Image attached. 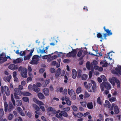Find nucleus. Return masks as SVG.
I'll return each mask as SVG.
<instances>
[{
    "mask_svg": "<svg viewBox=\"0 0 121 121\" xmlns=\"http://www.w3.org/2000/svg\"><path fill=\"white\" fill-rule=\"evenodd\" d=\"M114 111L115 114H117L119 112V110L117 106H114Z\"/></svg>",
    "mask_w": 121,
    "mask_h": 121,
    "instance_id": "23",
    "label": "nucleus"
},
{
    "mask_svg": "<svg viewBox=\"0 0 121 121\" xmlns=\"http://www.w3.org/2000/svg\"><path fill=\"white\" fill-rule=\"evenodd\" d=\"M51 72L52 73H54L56 72L55 69L53 68H51L50 69Z\"/></svg>",
    "mask_w": 121,
    "mask_h": 121,
    "instance_id": "48",
    "label": "nucleus"
},
{
    "mask_svg": "<svg viewBox=\"0 0 121 121\" xmlns=\"http://www.w3.org/2000/svg\"><path fill=\"white\" fill-rule=\"evenodd\" d=\"M12 76L11 75H10L8 77L6 78V80L8 82H9L10 81V80L11 79Z\"/></svg>",
    "mask_w": 121,
    "mask_h": 121,
    "instance_id": "53",
    "label": "nucleus"
},
{
    "mask_svg": "<svg viewBox=\"0 0 121 121\" xmlns=\"http://www.w3.org/2000/svg\"><path fill=\"white\" fill-rule=\"evenodd\" d=\"M8 68L9 69L13 70L16 69L18 68L17 65L14 64H11L9 65Z\"/></svg>",
    "mask_w": 121,
    "mask_h": 121,
    "instance_id": "10",
    "label": "nucleus"
},
{
    "mask_svg": "<svg viewBox=\"0 0 121 121\" xmlns=\"http://www.w3.org/2000/svg\"><path fill=\"white\" fill-rule=\"evenodd\" d=\"M87 107L89 109H92L93 108V105L92 102H88L87 104Z\"/></svg>",
    "mask_w": 121,
    "mask_h": 121,
    "instance_id": "21",
    "label": "nucleus"
},
{
    "mask_svg": "<svg viewBox=\"0 0 121 121\" xmlns=\"http://www.w3.org/2000/svg\"><path fill=\"white\" fill-rule=\"evenodd\" d=\"M34 51V50H31V52L29 53V54L27 56H25L24 57V60H29L31 56L32 55V53Z\"/></svg>",
    "mask_w": 121,
    "mask_h": 121,
    "instance_id": "11",
    "label": "nucleus"
},
{
    "mask_svg": "<svg viewBox=\"0 0 121 121\" xmlns=\"http://www.w3.org/2000/svg\"><path fill=\"white\" fill-rule=\"evenodd\" d=\"M11 100L13 102V104L14 106H15V100L14 99L13 95V94H11Z\"/></svg>",
    "mask_w": 121,
    "mask_h": 121,
    "instance_id": "35",
    "label": "nucleus"
},
{
    "mask_svg": "<svg viewBox=\"0 0 121 121\" xmlns=\"http://www.w3.org/2000/svg\"><path fill=\"white\" fill-rule=\"evenodd\" d=\"M62 92L64 95H66L67 94V89H65Z\"/></svg>",
    "mask_w": 121,
    "mask_h": 121,
    "instance_id": "49",
    "label": "nucleus"
},
{
    "mask_svg": "<svg viewBox=\"0 0 121 121\" xmlns=\"http://www.w3.org/2000/svg\"><path fill=\"white\" fill-rule=\"evenodd\" d=\"M115 70L116 71L114 70L113 71H112V73H113L115 74H119L121 75V70L119 69L118 68H116L115 69Z\"/></svg>",
    "mask_w": 121,
    "mask_h": 121,
    "instance_id": "15",
    "label": "nucleus"
},
{
    "mask_svg": "<svg viewBox=\"0 0 121 121\" xmlns=\"http://www.w3.org/2000/svg\"><path fill=\"white\" fill-rule=\"evenodd\" d=\"M39 57V56L38 55H34L32 58V60L30 62V63L32 65L38 64V61L39 59L38 58Z\"/></svg>",
    "mask_w": 121,
    "mask_h": 121,
    "instance_id": "2",
    "label": "nucleus"
},
{
    "mask_svg": "<svg viewBox=\"0 0 121 121\" xmlns=\"http://www.w3.org/2000/svg\"><path fill=\"white\" fill-rule=\"evenodd\" d=\"M22 101L20 100H17L16 102V104L18 106H20L22 104Z\"/></svg>",
    "mask_w": 121,
    "mask_h": 121,
    "instance_id": "30",
    "label": "nucleus"
},
{
    "mask_svg": "<svg viewBox=\"0 0 121 121\" xmlns=\"http://www.w3.org/2000/svg\"><path fill=\"white\" fill-rule=\"evenodd\" d=\"M33 107L36 110L38 111H39L40 110V108L37 105L35 104H33Z\"/></svg>",
    "mask_w": 121,
    "mask_h": 121,
    "instance_id": "31",
    "label": "nucleus"
},
{
    "mask_svg": "<svg viewBox=\"0 0 121 121\" xmlns=\"http://www.w3.org/2000/svg\"><path fill=\"white\" fill-rule=\"evenodd\" d=\"M117 78L115 77H113L112 78L109 79V81L111 84L113 86H114L115 82H116V80Z\"/></svg>",
    "mask_w": 121,
    "mask_h": 121,
    "instance_id": "16",
    "label": "nucleus"
},
{
    "mask_svg": "<svg viewBox=\"0 0 121 121\" xmlns=\"http://www.w3.org/2000/svg\"><path fill=\"white\" fill-rule=\"evenodd\" d=\"M64 83H67L68 82V78L66 75H65L64 76Z\"/></svg>",
    "mask_w": 121,
    "mask_h": 121,
    "instance_id": "38",
    "label": "nucleus"
},
{
    "mask_svg": "<svg viewBox=\"0 0 121 121\" xmlns=\"http://www.w3.org/2000/svg\"><path fill=\"white\" fill-rule=\"evenodd\" d=\"M91 82L88 83V88L86 89L89 92H91L92 91L93 92H95L96 86V83L92 80L91 81Z\"/></svg>",
    "mask_w": 121,
    "mask_h": 121,
    "instance_id": "1",
    "label": "nucleus"
},
{
    "mask_svg": "<svg viewBox=\"0 0 121 121\" xmlns=\"http://www.w3.org/2000/svg\"><path fill=\"white\" fill-rule=\"evenodd\" d=\"M77 75V72L74 69H73L72 70V77L74 79H75Z\"/></svg>",
    "mask_w": 121,
    "mask_h": 121,
    "instance_id": "17",
    "label": "nucleus"
},
{
    "mask_svg": "<svg viewBox=\"0 0 121 121\" xmlns=\"http://www.w3.org/2000/svg\"><path fill=\"white\" fill-rule=\"evenodd\" d=\"M83 52V51L82 50H80L78 52L77 54L78 57H79L81 56L82 55Z\"/></svg>",
    "mask_w": 121,
    "mask_h": 121,
    "instance_id": "33",
    "label": "nucleus"
},
{
    "mask_svg": "<svg viewBox=\"0 0 121 121\" xmlns=\"http://www.w3.org/2000/svg\"><path fill=\"white\" fill-rule=\"evenodd\" d=\"M59 115L61 116H63L64 117H67L68 116L67 112L65 111H61L59 113Z\"/></svg>",
    "mask_w": 121,
    "mask_h": 121,
    "instance_id": "13",
    "label": "nucleus"
},
{
    "mask_svg": "<svg viewBox=\"0 0 121 121\" xmlns=\"http://www.w3.org/2000/svg\"><path fill=\"white\" fill-rule=\"evenodd\" d=\"M2 59V62L0 61V62L1 64H2L3 63L6 61L7 60V58L6 57H4L3 58V57Z\"/></svg>",
    "mask_w": 121,
    "mask_h": 121,
    "instance_id": "52",
    "label": "nucleus"
},
{
    "mask_svg": "<svg viewBox=\"0 0 121 121\" xmlns=\"http://www.w3.org/2000/svg\"><path fill=\"white\" fill-rule=\"evenodd\" d=\"M88 75L85 74H83L81 78L82 80H86L87 79Z\"/></svg>",
    "mask_w": 121,
    "mask_h": 121,
    "instance_id": "28",
    "label": "nucleus"
},
{
    "mask_svg": "<svg viewBox=\"0 0 121 121\" xmlns=\"http://www.w3.org/2000/svg\"><path fill=\"white\" fill-rule=\"evenodd\" d=\"M70 110V108L69 107H67L65 108H63V110L64 111L68 112Z\"/></svg>",
    "mask_w": 121,
    "mask_h": 121,
    "instance_id": "41",
    "label": "nucleus"
},
{
    "mask_svg": "<svg viewBox=\"0 0 121 121\" xmlns=\"http://www.w3.org/2000/svg\"><path fill=\"white\" fill-rule=\"evenodd\" d=\"M14 121H22V119L20 117H18V118H16Z\"/></svg>",
    "mask_w": 121,
    "mask_h": 121,
    "instance_id": "55",
    "label": "nucleus"
},
{
    "mask_svg": "<svg viewBox=\"0 0 121 121\" xmlns=\"http://www.w3.org/2000/svg\"><path fill=\"white\" fill-rule=\"evenodd\" d=\"M34 91L36 92H38L40 91V89L35 84H33Z\"/></svg>",
    "mask_w": 121,
    "mask_h": 121,
    "instance_id": "24",
    "label": "nucleus"
},
{
    "mask_svg": "<svg viewBox=\"0 0 121 121\" xmlns=\"http://www.w3.org/2000/svg\"><path fill=\"white\" fill-rule=\"evenodd\" d=\"M72 107L73 111H76L77 110L78 108L76 106L73 105L72 106Z\"/></svg>",
    "mask_w": 121,
    "mask_h": 121,
    "instance_id": "47",
    "label": "nucleus"
},
{
    "mask_svg": "<svg viewBox=\"0 0 121 121\" xmlns=\"http://www.w3.org/2000/svg\"><path fill=\"white\" fill-rule=\"evenodd\" d=\"M50 82V80L49 79L48 80H46L45 82V85L46 86Z\"/></svg>",
    "mask_w": 121,
    "mask_h": 121,
    "instance_id": "63",
    "label": "nucleus"
},
{
    "mask_svg": "<svg viewBox=\"0 0 121 121\" xmlns=\"http://www.w3.org/2000/svg\"><path fill=\"white\" fill-rule=\"evenodd\" d=\"M1 92L2 94L4 93V91L6 95L8 96L10 94V91L8 87L6 86H4L3 87V86H1Z\"/></svg>",
    "mask_w": 121,
    "mask_h": 121,
    "instance_id": "4",
    "label": "nucleus"
},
{
    "mask_svg": "<svg viewBox=\"0 0 121 121\" xmlns=\"http://www.w3.org/2000/svg\"><path fill=\"white\" fill-rule=\"evenodd\" d=\"M81 105L83 107H85L87 105L86 103V102H81Z\"/></svg>",
    "mask_w": 121,
    "mask_h": 121,
    "instance_id": "45",
    "label": "nucleus"
},
{
    "mask_svg": "<svg viewBox=\"0 0 121 121\" xmlns=\"http://www.w3.org/2000/svg\"><path fill=\"white\" fill-rule=\"evenodd\" d=\"M81 87H78L77 89L76 92L77 94H78L81 92Z\"/></svg>",
    "mask_w": 121,
    "mask_h": 121,
    "instance_id": "46",
    "label": "nucleus"
},
{
    "mask_svg": "<svg viewBox=\"0 0 121 121\" xmlns=\"http://www.w3.org/2000/svg\"><path fill=\"white\" fill-rule=\"evenodd\" d=\"M18 95H21L22 94V92H21L20 90H19L16 93Z\"/></svg>",
    "mask_w": 121,
    "mask_h": 121,
    "instance_id": "57",
    "label": "nucleus"
},
{
    "mask_svg": "<svg viewBox=\"0 0 121 121\" xmlns=\"http://www.w3.org/2000/svg\"><path fill=\"white\" fill-rule=\"evenodd\" d=\"M19 50H17L16 52V53L17 54H18L20 56H24L26 54V51H23V52L22 51H21L20 52H19Z\"/></svg>",
    "mask_w": 121,
    "mask_h": 121,
    "instance_id": "18",
    "label": "nucleus"
},
{
    "mask_svg": "<svg viewBox=\"0 0 121 121\" xmlns=\"http://www.w3.org/2000/svg\"><path fill=\"white\" fill-rule=\"evenodd\" d=\"M97 36L98 38H102V35L100 33H98L97 34Z\"/></svg>",
    "mask_w": 121,
    "mask_h": 121,
    "instance_id": "59",
    "label": "nucleus"
},
{
    "mask_svg": "<svg viewBox=\"0 0 121 121\" xmlns=\"http://www.w3.org/2000/svg\"><path fill=\"white\" fill-rule=\"evenodd\" d=\"M99 119L100 120L102 121L104 120L103 117L102 115L101 114H99Z\"/></svg>",
    "mask_w": 121,
    "mask_h": 121,
    "instance_id": "58",
    "label": "nucleus"
},
{
    "mask_svg": "<svg viewBox=\"0 0 121 121\" xmlns=\"http://www.w3.org/2000/svg\"><path fill=\"white\" fill-rule=\"evenodd\" d=\"M17 109L19 112L20 114L22 116H24L25 115V113L23 112L22 109L20 107H18L17 108Z\"/></svg>",
    "mask_w": 121,
    "mask_h": 121,
    "instance_id": "19",
    "label": "nucleus"
},
{
    "mask_svg": "<svg viewBox=\"0 0 121 121\" xmlns=\"http://www.w3.org/2000/svg\"><path fill=\"white\" fill-rule=\"evenodd\" d=\"M13 114H9V115L8 116V119L9 120H11L12 119L13 117Z\"/></svg>",
    "mask_w": 121,
    "mask_h": 121,
    "instance_id": "43",
    "label": "nucleus"
},
{
    "mask_svg": "<svg viewBox=\"0 0 121 121\" xmlns=\"http://www.w3.org/2000/svg\"><path fill=\"white\" fill-rule=\"evenodd\" d=\"M86 68L89 70H90L91 69V71H93L94 68L93 64L92 63L90 64V62L89 61L87 62L86 65Z\"/></svg>",
    "mask_w": 121,
    "mask_h": 121,
    "instance_id": "7",
    "label": "nucleus"
},
{
    "mask_svg": "<svg viewBox=\"0 0 121 121\" xmlns=\"http://www.w3.org/2000/svg\"><path fill=\"white\" fill-rule=\"evenodd\" d=\"M49 55H44L42 56V58L43 59H48V57Z\"/></svg>",
    "mask_w": 121,
    "mask_h": 121,
    "instance_id": "61",
    "label": "nucleus"
},
{
    "mask_svg": "<svg viewBox=\"0 0 121 121\" xmlns=\"http://www.w3.org/2000/svg\"><path fill=\"white\" fill-rule=\"evenodd\" d=\"M97 103L98 104H99L100 105L102 104V102L101 101L100 98V97H99L97 99Z\"/></svg>",
    "mask_w": 121,
    "mask_h": 121,
    "instance_id": "32",
    "label": "nucleus"
},
{
    "mask_svg": "<svg viewBox=\"0 0 121 121\" xmlns=\"http://www.w3.org/2000/svg\"><path fill=\"white\" fill-rule=\"evenodd\" d=\"M87 82H85L84 83V85L86 88H88V84L87 85Z\"/></svg>",
    "mask_w": 121,
    "mask_h": 121,
    "instance_id": "60",
    "label": "nucleus"
},
{
    "mask_svg": "<svg viewBox=\"0 0 121 121\" xmlns=\"http://www.w3.org/2000/svg\"><path fill=\"white\" fill-rule=\"evenodd\" d=\"M24 102H29V99L27 97H24L22 98Z\"/></svg>",
    "mask_w": 121,
    "mask_h": 121,
    "instance_id": "37",
    "label": "nucleus"
},
{
    "mask_svg": "<svg viewBox=\"0 0 121 121\" xmlns=\"http://www.w3.org/2000/svg\"><path fill=\"white\" fill-rule=\"evenodd\" d=\"M38 96L40 99H43L45 98V96L42 93H39L38 94Z\"/></svg>",
    "mask_w": 121,
    "mask_h": 121,
    "instance_id": "26",
    "label": "nucleus"
},
{
    "mask_svg": "<svg viewBox=\"0 0 121 121\" xmlns=\"http://www.w3.org/2000/svg\"><path fill=\"white\" fill-rule=\"evenodd\" d=\"M89 78H91L92 76V73L91 71H90L89 73Z\"/></svg>",
    "mask_w": 121,
    "mask_h": 121,
    "instance_id": "62",
    "label": "nucleus"
},
{
    "mask_svg": "<svg viewBox=\"0 0 121 121\" xmlns=\"http://www.w3.org/2000/svg\"><path fill=\"white\" fill-rule=\"evenodd\" d=\"M101 78L102 79L103 82H105L106 81L107 79L105 76L104 75L101 76Z\"/></svg>",
    "mask_w": 121,
    "mask_h": 121,
    "instance_id": "50",
    "label": "nucleus"
},
{
    "mask_svg": "<svg viewBox=\"0 0 121 121\" xmlns=\"http://www.w3.org/2000/svg\"><path fill=\"white\" fill-rule=\"evenodd\" d=\"M33 100V101L37 104L41 105H43L44 104L42 102L40 101L35 98Z\"/></svg>",
    "mask_w": 121,
    "mask_h": 121,
    "instance_id": "22",
    "label": "nucleus"
},
{
    "mask_svg": "<svg viewBox=\"0 0 121 121\" xmlns=\"http://www.w3.org/2000/svg\"><path fill=\"white\" fill-rule=\"evenodd\" d=\"M102 85L104 87L108 90H109L111 88V86L110 84L108 82H103Z\"/></svg>",
    "mask_w": 121,
    "mask_h": 121,
    "instance_id": "9",
    "label": "nucleus"
},
{
    "mask_svg": "<svg viewBox=\"0 0 121 121\" xmlns=\"http://www.w3.org/2000/svg\"><path fill=\"white\" fill-rule=\"evenodd\" d=\"M14 107L11 102H9V104L8 109V110L9 112L12 111L14 109Z\"/></svg>",
    "mask_w": 121,
    "mask_h": 121,
    "instance_id": "14",
    "label": "nucleus"
},
{
    "mask_svg": "<svg viewBox=\"0 0 121 121\" xmlns=\"http://www.w3.org/2000/svg\"><path fill=\"white\" fill-rule=\"evenodd\" d=\"M43 92L45 95L48 96L49 95V90L48 89L45 88L43 90Z\"/></svg>",
    "mask_w": 121,
    "mask_h": 121,
    "instance_id": "20",
    "label": "nucleus"
},
{
    "mask_svg": "<svg viewBox=\"0 0 121 121\" xmlns=\"http://www.w3.org/2000/svg\"><path fill=\"white\" fill-rule=\"evenodd\" d=\"M27 115L30 118H32V113L28 111L27 113Z\"/></svg>",
    "mask_w": 121,
    "mask_h": 121,
    "instance_id": "39",
    "label": "nucleus"
},
{
    "mask_svg": "<svg viewBox=\"0 0 121 121\" xmlns=\"http://www.w3.org/2000/svg\"><path fill=\"white\" fill-rule=\"evenodd\" d=\"M112 118H108L105 119V121H113Z\"/></svg>",
    "mask_w": 121,
    "mask_h": 121,
    "instance_id": "64",
    "label": "nucleus"
},
{
    "mask_svg": "<svg viewBox=\"0 0 121 121\" xmlns=\"http://www.w3.org/2000/svg\"><path fill=\"white\" fill-rule=\"evenodd\" d=\"M45 50H44V48H43V50H41L40 49H39V52L42 53H46V52H45Z\"/></svg>",
    "mask_w": 121,
    "mask_h": 121,
    "instance_id": "56",
    "label": "nucleus"
},
{
    "mask_svg": "<svg viewBox=\"0 0 121 121\" xmlns=\"http://www.w3.org/2000/svg\"><path fill=\"white\" fill-rule=\"evenodd\" d=\"M22 61L21 59L18 58L16 60H13V63L14 64H16L17 63H21Z\"/></svg>",
    "mask_w": 121,
    "mask_h": 121,
    "instance_id": "25",
    "label": "nucleus"
},
{
    "mask_svg": "<svg viewBox=\"0 0 121 121\" xmlns=\"http://www.w3.org/2000/svg\"><path fill=\"white\" fill-rule=\"evenodd\" d=\"M21 75L22 77L26 78L27 77V70L26 68H24L21 72Z\"/></svg>",
    "mask_w": 121,
    "mask_h": 121,
    "instance_id": "8",
    "label": "nucleus"
},
{
    "mask_svg": "<svg viewBox=\"0 0 121 121\" xmlns=\"http://www.w3.org/2000/svg\"><path fill=\"white\" fill-rule=\"evenodd\" d=\"M61 73V70L60 68H58L56 70L55 74V77L56 78H57L60 74Z\"/></svg>",
    "mask_w": 121,
    "mask_h": 121,
    "instance_id": "12",
    "label": "nucleus"
},
{
    "mask_svg": "<svg viewBox=\"0 0 121 121\" xmlns=\"http://www.w3.org/2000/svg\"><path fill=\"white\" fill-rule=\"evenodd\" d=\"M82 72V71H81L80 70H79L78 73V75L77 76L78 78H81V74Z\"/></svg>",
    "mask_w": 121,
    "mask_h": 121,
    "instance_id": "40",
    "label": "nucleus"
},
{
    "mask_svg": "<svg viewBox=\"0 0 121 121\" xmlns=\"http://www.w3.org/2000/svg\"><path fill=\"white\" fill-rule=\"evenodd\" d=\"M77 50H78V48L73 49V50L71 52H69L66 55V57H74L75 56L77 52Z\"/></svg>",
    "mask_w": 121,
    "mask_h": 121,
    "instance_id": "3",
    "label": "nucleus"
},
{
    "mask_svg": "<svg viewBox=\"0 0 121 121\" xmlns=\"http://www.w3.org/2000/svg\"><path fill=\"white\" fill-rule=\"evenodd\" d=\"M68 94L69 95L72 99L75 100L76 99V96L75 93L73 89H71L70 90L69 89L68 90Z\"/></svg>",
    "mask_w": 121,
    "mask_h": 121,
    "instance_id": "5",
    "label": "nucleus"
},
{
    "mask_svg": "<svg viewBox=\"0 0 121 121\" xmlns=\"http://www.w3.org/2000/svg\"><path fill=\"white\" fill-rule=\"evenodd\" d=\"M14 97L16 99H19V96L17 95H18L16 93H14Z\"/></svg>",
    "mask_w": 121,
    "mask_h": 121,
    "instance_id": "51",
    "label": "nucleus"
},
{
    "mask_svg": "<svg viewBox=\"0 0 121 121\" xmlns=\"http://www.w3.org/2000/svg\"><path fill=\"white\" fill-rule=\"evenodd\" d=\"M116 100V99L115 98L112 97L109 99V100L110 102H113L115 101Z\"/></svg>",
    "mask_w": 121,
    "mask_h": 121,
    "instance_id": "44",
    "label": "nucleus"
},
{
    "mask_svg": "<svg viewBox=\"0 0 121 121\" xmlns=\"http://www.w3.org/2000/svg\"><path fill=\"white\" fill-rule=\"evenodd\" d=\"M57 51H56L54 53H56L58 55V56L59 57H60L63 55V53L62 52H60L59 53Z\"/></svg>",
    "mask_w": 121,
    "mask_h": 121,
    "instance_id": "42",
    "label": "nucleus"
},
{
    "mask_svg": "<svg viewBox=\"0 0 121 121\" xmlns=\"http://www.w3.org/2000/svg\"><path fill=\"white\" fill-rule=\"evenodd\" d=\"M4 111L5 112H6L8 110V104L6 102H5L4 103Z\"/></svg>",
    "mask_w": 121,
    "mask_h": 121,
    "instance_id": "29",
    "label": "nucleus"
},
{
    "mask_svg": "<svg viewBox=\"0 0 121 121\" xmlns=\"http://www.w3.org/2000/svg\"><path fill=\"white\" fill-rule=\"evenodd\" d=\"M56 116L58 118L60 121H64V119L62 116H60L59 114H56Z\"/></svg>",
    "mask_w": 121,
    "mask_h": 121,
    "instance_id": "27",
    "label": "nucleus"
},
{
    "mask_svg": "<svg viewBox=\"0 0 121 121\" xmlns=\"http://www.w3.org/2000/svg\"><path fill=\"white\" fill-rule=\"evenodd\" d=\"M83 116V114L79 112L76 114V116L78 118H81Z\"/></svg>",
    "mask_w": 121,
    "mask_h": 121,
    "instance_id": "36",
    "label": "nucleus"
},
{
    "mask_svg": "<svg viewBox=\"0 0 121 121\" xmlns=\"http://www.w3.org/2000/svg\"><path fill=\"white\" fill-rule=\"evenodd\" d=\"M105 31L106 32V33L104 34V36L105 39H106V37L108 36L111 35H112V33L111 32V30H109V29H106L105 28V26H104L103 28Z\"/></svg>",
    "mask_w": 121,
    "mask_h": 121,
    "instance_id": "6",
    "label": "nucleus"
},
{
    "mask_svg": "<svg viewBox=\"0 0 121 121\" xmlns=\"http://www.w3.org/2000/svg\"><path fill=\"white\" fill-rule=\"evenodd\" d=\"M116 83L117 84V88H119L120 87V82L119 80L117 79V80H116Z\"/></svg>",
    "mask_w": 121,
    "mask_h": 121,
    "instance_id": "34",
    "label": "nucleus"
},
{
    "mask_svg": "<svg viewBox=\"0 0 121 121\" xmlns=\"http://www.w3.org/2000/svg\"><path fill=\"white\" fill-rule=\"evenodd\" d=\"M32 80V79L31 77H28L27 79V82H28L30 81H31Z\"/></svg>",
    "mask_w": 121,
    "mask_h": 121,
    "instance_id": "54",
    "label": "nucleus"
}]
</instances>
